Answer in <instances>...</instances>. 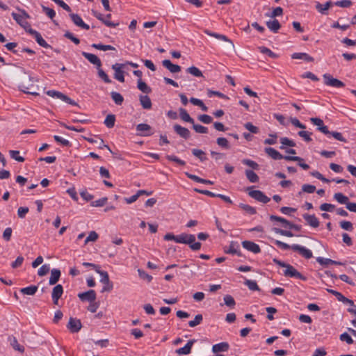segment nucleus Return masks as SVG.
<instances>
[{
	"mask_svg": "<svg viewBox=\"0 0 356 356\" xmlns=\"http://www.w3.org/2000/svg\"><path fill=\"white\" fill-rule=\"evenodd\" d=\"M265 152L274 160L285 159L290 161H301L303 159L299 156H283L277 150L273 147H266Z\"/></svg>",
	"mask_w": 356,
	"mask_h": 356,
	"instance_id": "obj_1",
	"label": "nucleus"
},
{
	"mask_svg": "<svg viewBox=\"0 0 356 356\" xmlns=\"http://www.w3.org/2000/svg\"><path fill=\"white\" fill-rule=\"evenodd\" d=\"M19 10L20 13H13L12 17L19 25L27 31L30 28V24L27 22V19L29 18V15L24 10Z\"/></svg>",
	"mask_w": 356,
	"mask_h": 356,
	"instance_id": "obj_2",
	"label": "nucleus"
},
{
	"mask_svg": "<svg viewBox=\"0 0 356 356\" xmlns=\"http://www.w3.org/2000/svg\"><path fill=\"white\" fill-rule=\"evenodd\" d=\"M95 271L99 274L100 282L104 284V286L102 289V292L111 291L113 288V283L109 280L108 274L106 271L102 270L99 268L95 269Z\"/></svg>",
	"mask_w": 356,
	"mask_h": 356,
	"instance_id": "obj_3",
	"label": "nucleus"
},
{
	"mask_svg": "<svg viewBox=\"0 0 356 356\" xmlns=\"http://www.w3.org/2000/svg\"><path fill=\"white\" fill-rule=\"evenodd\" d=\"M323 78L324 80V83L326 86H331L336 88H343L344 87L345 84L340 80L334 78L331 74H324L323 75Z\"/></svg>",
	"mask_w": 356,
	"mask_h": 356,
	"instance_id": "obj_4",
	"label": "nucleus"
},
{
	"mask_svg": "<svg viewBox=\"0 0 356 356\" xmlns=\"http://www.w3.org/2000/svg\"><path fill=\"white\" fill-rule=\"evenodd\" d=\"M284 275L289 277H296L303 281L307 280V277L298 272L293 266L289 264L284 271Z\"/></svg>",
	"mask_w": 356,
	"mask_h": 356,
	"instance_id": "obj_5",
	"label": "nucleus"
},
{
	"mask_svg": "<svg viewBox=\"0 0 356 356\" xmlns=\"http://www.w3.org/2000/svg\"><path fill=\"white\" fill-rule=\"evenodd\" d=\"M125 65L126 64L123 63H115L112 65V69L115 71L114 78L121 83L124 82V71L122 70Z\"/></svg>",
	"mask_w": 356,
	"mask_h": 356,
	"instance_id": "obj_6",
	"label": "nucleus"
},
{
	"mask_svg": "<svg viewBox=\"0 0 356 356\" xmlns=\"http://www.w3.org/2000/svg\"><path fill=\"white\" fill-rule=\"evenodd\" d=\"M248 195L258 202L268 203L270 199L267 197L262 191L259 190H252L248 192Z\"/></svg>",
	"mask_w": 356,
	"mask_h": 356,
	"instance_id": "obj_7",
	"label": "nucleus"
},
{
	"mask_svg": "<svg viewBox=\"0 0 356 356\" xmlns=\"http://www.w3.org/2000/svg\"><path fill=\"white\" fill-rule=\"evenodd\" d=\"M291 250L298 252V253L305 259H310L313 257L312 252L309 249L298 244L292 245Z\"/></svg>",
	"mask_w": 356,
	"mask_h": 356,
	"instance_id": "obj_8",
	"label": "nucleus"
},
{
	"mask_svg": "<svg viewBox=\"0 0 356 356\" xmlns=\"http://www.w3.org/2000/svg\"><path fill=\"white\" fill-rule=\"evenodd\" d=\"M137 135L140 136H149L153 134L152 127L145 123L138 124L136 126Z\"/></svg>",
	"mask_w": 356,
	"mask_h": 356,
	"instance_id": "obj_9",
	"label": "nucleus"
},
{
	"mask_svg": "<svg viewBox=\"0 0 356 356\" xmlns=\"http://www.w3.org/2000/svg\"><path fill=\"white\" fill-rule=\"evenodd\" d=\"M27 32L34 37L35 40L40 46L44 48H48L50 47L49 44H48V43L43 39L41 34L37 31L31 28H29L27 30Z\"/></svg>",
	"mask_w": 356,
	"mask_h": 356,
	"instance_id": "obj_10",
	"label": "nucleus"
},
{
	"mask_svg": "<svg viewBox=\"0 0 356 356\" xmlns=\"http://www.w3.org/2000/svg\"><path fill=\"white\" fill-rule=\"evenodd\" d=\"M193 241H195V236L193 234H189L182 233L179 235H176V243L187 244L191 243Z\"/></svg>",
	"mask_w": 356,
	"mask_h": 356,
	"instance_id": "obj_11",
	"label": "nucleus"
},
{
	"mask_svg": "<svg viewBox=\"0 0 356 356\" xmlns=\"http://www.w3.org/2000/svg\"><path fill=\"white\" fill-rule=\"evenodd\" d=\"M67 327L71 332L75 333L81 330L82 325L79 319L71 317L69 319Z\"/></svg>",
	"mask_w": 356,
	"mask_h": 356,
	"instance_id": "obj_12",
	"label": "nucleus"
},
{
	"mask_svg": "<svg viewBox=\"0 0 356 356\" xmlns=\"http://www.w3.org/2000/svg\"><path fill=\"white\" fill-rule=\"evenodd\" d=\"M63 293V287L61 284L56 285L51 292V298L54 305L58 304V300Z\"/></svg>",
	"mask_w": 356,
	"mask_h": 356,
	"instance_id": "obj_13",
	"label": "nucleus"
},
{
	"mask_svg": "<svg viewBox=\"0 0 356 356\" xmlns=\"http://www.w3.org/2000/svg\"><path fill=\"white\" fill-rule=\"evenodd\" d=\"M70 17L76 26L85 30L90 29L89 25L86 24L78 14L71 13Z\"/></svg>",
	"mask_w": 356,
	"mask_h": 356,
	"instance_id": "obj_14",
	"label": "nucleus"
},
{
	"mask_svg": "<svg viewBox=\"0 0 356 356\" xmlns=\"http://www.w3.org/2000/svg\"><path fill=\"white\" fill-rule=\"evenodd\" d=\"M242 246L243 248L254 254H257L261 252L259 245L252 241H244L242 242Z\"/></svg>",
	"mask_w": 356,
	"mask_h": 356,
	"instance_id": "obj_15",
	"label": "nucleus"
},
{
	"mask_svg": "<svg viewBox=\"0 0 356 356\" xmlns=\"http://www.w3.org/2000/svg\"><path fill=\"white\" fill-rule=\"evenodd\" d=\"M78 297L82 301H89L92 302L96 300V293L94 290H89L88 291L80 293Z\"/></svg>",
	"mask_w": 356,
	"mask_h": 356,
	"instance_id": "obj_16",
	"label": "nucleus"
},
{
	"mask_svg": "<svg viewBox=\"0 0 356 356\" xmlns=\"http://www.w3.org/2000/svg\"><path fill=\"white\" fill-rule=\"evenodd\" d=\"M82 55L86 58L90 63L95 65L97 68L102 67L101 60L95 54L83 51Z\"/></svg>",
	"mask_w": 356,
	"mask_h": 356,
	"instance_id": "obj_17",
	"label": "nucleus"
},
{
	"mask_svg": "<svg viewBox=\"0 0 356 356\" xmlns=\"http://www.w3.org/2000/svg\"><path fill=\"white\" fill-rule=\"evenodd\" d=\"M173 129L177 134L184 139H188L191 136L190 131L187 128L183 127L179 124H175L173 126Z\"/></svg>",
	"mask_w": 356,
	"mask_h": 356,
	"instance_id": "obj_18",
	"label": "nucleus"
},
{
	"mask_svg": "<svg viewBox=\"0 0 356 356\" xmlns=\"http://www.w3.org/2000/svg\"><path fill=\"white\" fill-rule=\"evenodd\" d=\"M302 217L307 223L313 228H316L320 225V222L315 215L305 213L302 215Z\"/></svg>",
	"mask_w": 356,
	"mask_h": 356,
	"instance_id": "obj_19",
	"label": "nucleus"
},
{
	"mask_svg": "<svg viewBox=\"0 0 356 356\" xmlns=\"http://www.w3.org/2000/svg\"><path fill=\"white\" fill-rule=\"evenodd\" d=\"M92 13L93 16H95L99 20L102 21V23H104L106 26L116 27L118 25V23H114V22H111L110 20H107L106 19L104 18V17L102 14H101L100 13H99L97 11L92 10Z\"/></svg>",
	"mask_w": 356,
	"mask_h": 356,
	"instance_id": "obj_20",
	"label": "nucleus"
},
{
	"mask_svg": "<svg viewBox=\"0 0 356 356\" xmlns=\"http://www.w3.org/2000/svg\"><path fill=\"white\" fill-rule=\"evenodd\" d=\"M162 65L172 73H177L181 71V67L178 65L172 63L170 60H163L162 61Z\"/></svg>",
	"mask_w": 356,
	"mask_h": 356,
	"instance_id": "obj_21",
	"label": "nucleus"
},
{
	"mask_svg": "<svg viewBox=\"0 0 356 356\" xmlns=\"http://www.w3.org/2000/svg\"><path fill=\"white\" fill-rule=\"evenodd\" d=\"M195 340L192 339L188 341V343L182 348L176 350V353L179 355H188L191 353V348L195 343Z\"/></svg>",
	"mask_w": 356,
	"mask_h": 356,
	"instance_id": "obj_22",
	"label": "nucleus"
},
{
	"mask_svg": "<svg viewBox=\"0 0 356 356\" xmlns=\"http://www.w3.org/2000/svg\"><path fill=\"white\" fill-rule=\"evenodd\" d=\"M204 33L209 36L214 37L218 40H221L225 42H229L232 47H234V44L232 40H230L226 35L222 34H219L217 33L212 32L208 29H204Z\"/></svg>",
	"mask_w": 356,
	"mask_h": 356,
	"instance_id": "obj_23",
	"label": "nucleus"
},
{
	"mask_svg": "<svg viewBox=\"0 0 356 356\" xmlns=\"http://www.w3.org/2000/svg\"><path fill=\"white\" fill-rule=\"evenodd\" d=\"M334 3L331 1H328L325 2V3L322 4L319 2H316L315 8L321 14L326 15L327 10L333 5Z\"/></svg>",
	"mask_w": 356,
	"mask_h": 356,
	"instance_id": "obj_24",
	"label": "nucleus"
},
{
	"mask_svg": "<svg viewBox=\"0 0 356 356\" xmlns=\"http://www.w3.org/2000/svg\"><path fill=\"white\" fill-rule=\"evenodd\" d=\"M60 270L57 268H54L51 270V276L49 277V284L50 285L56 284L60 279Z\"/></svg>",
	"mask_w": 356,
	"mask_h": 356,
	"instance_id": "obj_25",
	"label": "nucleus"
},
{
	"mask_svg": "<svg viewBox=\"0 0 356 356\" xmlns=\"http://www.w3.org/2000/svg\"><path fill=\"white\" fill-rule=\"evenodd\" d=\"M229 345L227 342H221L217 344H214L212 346V351L215 353L219 352H226L229 350Z\"/></svg>",
	"mask_w": 356,
	"mask_h": 356,
	"instance_id": "obj_26",
	"label": "nucleus"
},
{
	"mask_svg": "<svg viewBox=\"0 0 356 356\" xmlns=\"http://www.w3.org/2000/svg\"><path fill=\"white\" fill-rule=\"evenodd\" d=\"M86 140L90 143L97 144L98 147L99 149L106 148L110 152L112 153L111 148L107 145L104 144V142L102 138H86Z\"/></svg>",
	"mask_w": 356,
	"mask_h": 356,
	"instance_id": "obj_27",
	"label": "nucleus"
},
{
	"mask_svg": "<svg viewBox=\"0 0 356 356\" xmlns=\"http://www.w3.org/2000/svg\"><path fill=\"white\" fill-rule=\"evenodd\" d=\"M291 58L293 59H302L307 62H313L314 58L309 56L307 53H302V52H298V53H293L291 55Z\"/></svg>",
	"mask_w": 356,
	"mask_h": 356,
	"instance_id": "obj_28",
	"label": "nucleus"
},
{
	"mask_svg": "<svg viewBox=\"0 0 356 356\" xmlns=\"http://www.w3.org/2000/svg\"><path fill=\"white\" fill-rule=\"evenodd\" d=\"M267 27L273 33H277L281 26L279 21L276 19L266 22Z\"/></svg>",
	"mask_w": 356,
	"mask_h": 356,
	"instance_id": "obj_29",
	"label": "nucleus"
},
{
	"mask_svg": "<svg viewBox=\"0 0 356 356\" xmlns=\"http://www.w3.org/2000/svg\"><path fill=\"white\" fill-rule=\"evenodd\" d=\"M140 103L144 109H150L152 108V102L147 95L140 96Z\"/></svg>",
	"mask_w": 356,
	"mask_h": 356,
	"instance_id": "obj_30",
	"label": "nucleus"
},
{
	"mask_svg": "<svg viewBox=\"0 0 356 356\" xmlns=\"http://www.w3.org/2000/svg\"><path fill=\"white\" fill-rule=\"evenodd\" d=\"M270 220L271 221H277V222L282 223V226L285 228H289L291 223L286 219H285L282 217L275 216V215L270 216Z\"/></svg>",
	"mask_w": 356,
	"mask_h": 356,
	"instance_id": "obj_31",
	"label": "nucleus"
},
{
	"mask_svg": "<svg viewBox=\"0 0 356 356\" xmlns=\"http://www.w3.org/2000/svg\"><path fill=\"white\" fill-rule=\"evenodd\" d=\"M180 118L186 122L194 124V120L190 116L186 110L183 108L179 109Z\"/></svg>",
	"mask_w": 356,
	"mask_h": 356,
	"instance_id": "obj_32",
	"label": "nucleus"
},
{
	"mask_svg": "<svg viewBox=\"0 0 356 356\" xmlns=\"http://www.w3.org/2000/svg\"><path fill=\"white\" fill-rule=\"evenodd\" d=\"M9 341L10 346L15 349V350H17L20 353H24V348L21 346L19 343L16 337H12L9 338Z\"/></svg>",
	"mask_w": 356,
	"mask_h": 356,
	"instance_id": "obj_33",
	"label": "nucleus"
},
{
	"mask_svg": "<svg viewBox=\"0 0 356 356\" xmlns=\"http://www.w3.org/2000/svg\"><path fill=\"white\" fill-rule=\"evenodd\" d=\"M333 197L339 204H346V206L347 205V204L349 202L348 197L347 196H346L345 195H343V193H335Z\"/></svg>",
	"mask_w": 356,
	"mask_h": 356,
	"instance_id": "obj_34",
	"label": "nucleus"
},
{
	"mask_svg": "<svg viewBox=\"0 0 356 356\" xmlns=\"http://www.w3.org/2000/svg\"><path fill=\"white\" fill-rule=\"evenodd\" d=\"M186 175L189 179H192V180H193V181H195L196 182L202 183V184H213V181H211L210 180H207V179H204L202 178L199 177L197 175H192V174H190L188 172H186Z\"/></svg>",
	"mask_w": 356,
	"mask_h": 356,
	"instance_id": "obj_35",
	"label": "nucleus"
},
{
	"mask_svg": "<svg viewBox=\"0 0 356 356\" xmlns=\"http://www.w3.org/2000/svg\"><path fill=\"white\" fill-rule=\"evenodd\" d=\"M38 291V286L35 285H31L27 287H24L20 289V292L24 295H34Z\"/></svg>",
	"mask_w": 356,
	"mask_h": 356,
	"instance_id": "obj_36",
	"label": "nucleus"
},
{
	"mask_svg": "<svg viewBox=\"0 0 356 356\" xmlns=\"http://www.w3.org/2000/svg\"><path fill=\"white\" fill-rule=\"evenodd\" d=\"M138 88L144 93L148 94L152 92V89L141 79L138 81Z\"/></svg>",
	"mask_w": 356,
	"mask_h": 356,
	"instance_id": "obj_37",
	"label": "nucleus"
},
{
	"mask_svg": "<svg viewBox=\"0 0 356 356\" xmlns=\"http://www.w3.org/2000/svg\"><path fill=\"white\" fill-rule=\"evenodd\" d=\"M245 175L251 183H257L259 181L258 175L253 170H246Z\"/></svg>",
	"mask_w": 356,
	"mask_h": 356,
	"instance_id": "obj_38",
	"label": "nucleus"
},
{
	"mask_svg": "<svg viewBox=\"0 0 356 356\" xmlns=\"http://www.w3.org/2000/svg\"><path fill=\"white\" fill-rule=\"evenodd\" d=\"M192 154L195 157L198 158L202 162L205 161L207 158L206 156V153L200 149H193Z\"/></svg>",
	"mask_w": 356,
	"mask_h": 356,
	"instance_id": "obj_39",
	"label": "nucleus"
},
{
	"mask_svg": "<svg viewBox=\"0 0 356 356\" xmlns=\"http://www.w3.org/2000/svg\"><path fill=\"white\" fill-rule=\"evenodd\" d=\"M111 96L112 99L117 105H121L124 102V97L118 92H111Z\"/></svg>",
	"mask_w": 356,
	"mask_h": 356,
	"instance_id": "obj_40",
	"label": "nucleus"
},
{
	"mask_svg": "<svg viewBox=\"0 0 356 356\" xmlns=\"http://www.w3.org/2000/svg\"><path fill=\"white\" fill-rule=\"evenodd\" d=\"M115 115L108 114L106 117L104 123L108 128H113L115 125Z\"/></svg>",
	"mask_w": 356,
	"mask_h": 356,
	"instance_id": "obj_41",
	"label": "nucleus"
},
{
	"mask_svg": "<svg viewBox=\"0 0 356 356\" xmlns=\"http://www.w3.org/2000/svg\"><path fill=\"white\" fill-rule=\"evenodd\" d=\"M46 93L49 97H51L53 98L59 99L62 101H63L64 97L65 96V95H64L63 93H62L59 91L54 90H49L47 91Z\"/></svg>",
	"mask_w": 356,
	"mask_h": 356,
	"instance_id": "obj_42",
	"label": "nucleus"
},
{
	"mask_svg": "<svg viewBox=\"0 0 356 356\" xmlns=\"http://www.w3.org/2000/svg\"><path fill=\"white\" fill-rule=\"evenodd\" d=\"M186 72L195 77L203 76L202 72L196 67L191 66L186 69Z\"/></svg>",
	"mask_w": 356,
	"mask_h": 356,
	"instance_id": "obj_43",
	"label": "nucleus"
},
{
	"mask_svg": "<svg viewBox=\"0 0 356 356\" xmlns=\"http://www.w3.org/2000/svg\"><path fill=\"white\" fill-rule=\"evenodd\" d=\"M245 285L248 287L250 291H259L260 289L257 285L256 281L251 280H245L244 282Z\"/></svg>",
	"mask_w": 356,
	"mask_h": 356,
	"instance_id": "obj_44",
	"label": "nucleus"
},
{
	"mask_svg": "<svg viewBox=\"0 0 356 356\" xmlns=\"http://www.w3.org/2000/svg\"><path fill=\"white\" fill-rule=\"evenodd\" d=\"M92 47L102 51L115 50L114 47L109 44H92Z\"/></svg>",
	"mask_w": 356,
	"mask_h": 356,
	"instance_id": "obj_45",
	"label": "nucleus"
},
{
	"mask_svg": "<svg viewBox=\"0 0 356 356\" xmlns=\"http://www.w3.org/2000/svg\"><path fill=\"white\" fill-rule=\"evenodd\" d=\"M203 320V317L202 314H197L195 316L194 319L193 321H190L188 322V325L191 327H194L198 325H200Z\"/></svg>",
	"mask_w": 356,
	"mask_h": 356,
	"instance_id": "obj_46",
	"label": "nucleus"
},
{
	"mask_svg": "<svg viewBox=\"0 0 356 356\" xmlns=\"http://www.w3.org/2000/svg\"><path fill=\"white\" fill-rule=\"evenodd\" d=\"M316 261L322 266H328L332 264H336V261L328 258H323L318 257L316 258Z\"/></svg>",
	"mask_w": 356,
	"mask_h": 356,
	"instance_id": "obj_47",
	"label": "nucleus"
},
{
	"mask_svg": "<svg viewBox=\"0 0 356 356\" xmlns=\"http://www.w3.org/2000/svg\"><path fill=\"white\" fill-rule=\"evenodd\" d=\"M10 156L13 159L19 162L24 161V158L19 156V152L17 150H10L9 152Z\"/></svg>",
	"mask_w": 356,
	"mask_h": 356,
	"instance_id": "obj_48",
	"label": "nucleus"
},
{
	"mask_svg": "<svg viewBox=\"0 0 356 356\" xmlns=\"http://www.w3.org/2000/svg\"><path fill=\"white\" fill-rule=\"evenodd\" d=\"M259 49L261 53L267 54L270 58H276L277 57V55L276 54H275L270 49L266 47H259Z\"/></svg>",
	"mask_w": 356,
	"mask_h": 356,
	"instance_id": "obj_49",
	"label": "nucleus"
},
{
	"mask_svg": "<svg viewBox=\"0 0 356 356\" xmlns=\"http://www.w3.org/2000/svg\"><path fill=\"white\" fill-rule=\"evenodd\" d=\"M280 143L282 145L280 147L281 149H284V145H287V146H289V147H294L296 145V143L293 140L289 139L286 137L282 138L280 139Z\"/></svg>",
	"mask_w": 356,
	"mask_h": 356,
	"instance_id": "obj_50",
	"label": "nucleus"
},
{
	"mask_svg": "<svg viewBox=\"0 0 356 356\" xmlns=\"http://www.w3.org/2000/svg\"><path fill=\"white\" fill-rule=\"evenodd\" d=\"M97 69L99 78H101L106 83H111V80L109 79L108 76L101 67Z\"/></svg>",
	"mask_w": 356,
	"mask_h": 356,
	"instance_id": "obj_51",
	"label": "nucleus"
},
{
	"mask_svg": "<svg viewBox=\"0 0 356 356\" xmlns=\"http://www.w3.org/2000/svg\"><path fill=\"white\" fill-rule=\"evenodd\" d=\"M216 143L220 147H221L224 149L229 148V142L227 140V138H223V137L218 138L216 140Z\"/></svg>",
	"mask_w": 356,
	"mask_h": 356,
	"instance_id": "obj_52",
	"label": "nucleus"
},
{
	"mask_svg": "<svg viewBox=\"0 0 356 356\" xmlns=\"http://www.w3.org/2000/svg\"><path fill=\"white\" fill-rule=\"evenodd\" d=\"M239 207L243 211H245V212H247L249 214L253 215V214L256 213V209L254 207H251V206H250L248 204L241 203L239 204Z\"/></svg>",
	"mask_w": 356,
	"mask_h": 356,
	"instance_id": "obj_53",
	"label": "nucleus"
},
{
	"mask_svg": "<svg viewBox=\"0 0 356 356\" xmlns=\"http://www.w3.org/2000/svg\"><path fill=\"white\" fill-rule=\"evenodd\" d=\"M138 275L139 277L143 279V280H146L147 282H150L152 280V276L147 274L145 271H144L142 269H138Z\"/></svg>",
	"mask_w": 356,
	"mask_h": 356,
	"instance_id": "obj_54",
	"label": "nucleus"
},
{
	"mask_svg": "<svg viewBox=\"0 0 356 356\" xmlns=\"http://www.w3.org/2000/svg\"><path fill=\"white\" fill-rule=\"evenodd\" d=\"M273 231L278 234H280L282 236H287V237H293V234L291 231L288 230H284L280 228L275 227L273 229Z\"/></svg>",
	"mask_w": 356,
	"mask_h": 356,
	"instance_id": "obj_55",
	"label": "nucleus"
},
{
	"mask_svg": "<svg viewBox=\"0 0 356 356\" xmlns=\"http://www.w3.org/2000/svg\"><path fill=\"white\" fill-rule=\"evenodd\" d=\"M42 9L43 10V12L51 19H53L54 18V17L56 16V12L49 8V7H47V6H42Z\"/></svg>",
	"mask_w": 356,
	"mask_h": 356,
	"instance_id": "obj_56",
	"label": "nucleus"
},
{
	"mask_svg": "<svg viewBox=\"0 0 356 356\" xmlns=\"http://www.w3.org/2000/svg\"><path fill=\"white\" fill-rule=\"evenodd\" d=\"M311 175L313 176L314 177L322 181L323 182H325V183H329L330 182V180L324 177L322 174H321L318 171H313V172H310Z\"/></svg>",
	"mask_w": 356,
	"mask_h": 356,
	"instance_id": "obj_57",
	"label": "nucleus"
},
{
	"mask_svg": "<svg viewBox=\"0 0 356 356\" xmlns=\"http://www.w3.org/2000/svg\"><path fill=\"white\" fill-rule=\"evenodd\" d=\"M193 129L199 134H207L208 132V128L200 124H193Z\"/></svg>",
	"mask_w": 356,
	"mask_h": 356,
	"instance_id": "obj_58",
	"label": "nucleus"
},
{
	"mask_svg": "<svg viewBox=\"0 0 356 356\" xmlns=\"http://www.w3.org/2000/svg\"><path fill=\"white\" fill-rule=\"evenodd\" d=\"M339 339L341 341H346L348 344H353L354 343L352 337L346 332L341 334Z\"/></svg>",
	"mask_w": 356,
	"mask_h": 356,
	"instance_id": "obj_59",
	"label": "nucleus"
},
{
	"mask_svg": "<svg viewBox=\"0 0 356 356\" xmlns=\"http://www.w3.org/2000/svg\"><path fill=\"white\" fill-rule=\"evenodd\" d=\"M98 238V234L95 231H91L87 238L85 240V244H87L90 241H95Z\"/></svg>",
	"mask_w": 356,
	"mask_h": 356,
	"instance_id": "obj_60",
	"label": "nucleus"
},
{
	"mask_svg": "<svg viewBox=\"0 0 356 356\" xmlns=\"http://www.w3.org/2000/svg\"><path fill=\"white\" fill-rule=\"evenodd\" d=\"M334 4L341 8H348L352 5V1L350 0H341L336 1Z\"/></svg>",
	"mask_w": 356,
	"mask_h": 356,
	"instance_id": "obj_61",
	"label": "nucleus"
},
{
	"mask_svg": "<svg viewBox=\"0 0 356 356\" xmlns=\"http://www.w3.org/2000/svg\"><path fill=\"white\" fill-rule=\"evenodd\" d=\"M335 206L329 203H323L321 204L320 209L323 211L332 212L334 209Z\"/></svg>",
	"mask_w": 356,
	"mask_h": 356,
	"instance_id": "obj_62",
	"label": "nucleus"
},
{
	"mask_svg": "<svg viewBox=\"0 0 356 356\" xmlns=\"http://www.w3.org/2000/svg\"><path fill=\"white\" fill-rule=\"evenodd\" d=\"M224 302L228 307H234L236 304L234 299L230 295H226L224 296Z\"/></svg>",
	"mask_w": 356,
	"mask_h": 356,
	"instance_id": "obj_63",
	"label": "nucleus"
},
{
	"mask_svg": "<svg viewBox=\"0 0 356 356\" xmlns=\"http://www.w3.org/2000/svg\"><path fill=\"white\" fill-rule=\"evenodd\" d=\"M54 138L57 143L61 144L63 146L67 147V146H70V143L68 140L65 139L59 136L55 135L54 136Z\"/></svg>",
	"mask_w": 356,
	"mask_h": 356,
	"instance_id": "obj_64",
	"label": "nucleus"
}]
</instances>
